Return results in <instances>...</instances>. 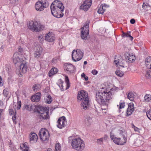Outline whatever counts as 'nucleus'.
<instances>
[{"instance_id": "69168bd1", "label": "nucleus", "mask_w": 151, "mask_h": 151, "mask_svg": "<svg viewBox=\"0 0 151 151\" xmlns=\"http://www.w3.org/2000/svg\"><path fill=\"white\" fill-rule=\"evenodd\" d=\"M47 151H52V150L51 148H49L47 149Z\"/></svg>"}, {"instance_id": "3c124183", "label": "nucleus", "mask_w": 151, "mask_h": 151, "mask_svg": "<svg viewBox=\"0 0 151 151\" xmlns=\"http://www.w3.org/2000/svg\"><path fill=\"white\" fill-rule=\"evenodd\" d=\"M21 106V101H19L17 102V110L19 109Z\"/></svg>"}, {"instance_id": "0eeeda50", "label": "nucleus", "mask_w": 151, "mask_h": 151, "mask_svg": "<svg viewBox=\"0 0 151 151\" xmlns=\"http://www.w3.org/2000/svg\"><path fill=\"white\" fill-rule=\"evenodd\" d=\"M48 5V3L46 0H42L36 2L35 8L37 11L41 12L43 11Z\"/></svg>"}, {"instance_id": "6e6552de", "label": "nucleus", "mask_w": 151, "mask_h": 151, "mask_svg": "<svg viewBox=\"0 0 151 151\" xmlns=\"http://www.w3.org/2000/svg\"><path fill=\"white\" fill-rule=\"evenodd\" d=\"M89 21H87L85 23L84 26L83 27L81 31V37L83 40H87L89 37L88 25Z\"/></svg>"}, {"instance_id": "6ab92c4d", "label": "nucleus", "mask_w": 151, "mask_h": 151, "mask_svg": "<svg viewBox=\"0 0 151 151\" xmlns=\"http://www.w3.org/2000/svg\"><path fill=\"white\" fill-rule=\"evenodd\" d=\"M134 110V105L133 104L130 103L128 105V107L127 109V114L128 116L132 114Z\"/></svg>"}, {"instance_id": "052dcab7", "label": "nucleus", "mask_w": 151, "mask_h": 151, "mask_svg": "<svg viewBox=\"0 0 151 151\" xmlns=\"http://www.w3.org/2000/svg\"><path fill=\"white\" fill-rule=\"evenodd\" d=\"M135 22V20L134 19H132L130 21V23L132 24H134Z\"/></svg>"}, {"instance_id": "de8ad7c7", "label": "nucleus", "mask_w": 151, "mask_h": 151, "mask_svg": "<svg viewBox=\"0 0 151 151\" xmlns=\"http://www.w3.org/2000/svg\"><path fill=\"white\" fill-rule=\"evenodd\" d=\"M119 133L120 135L121 136V137H123L124 136H126V132L124 130H119Z\"/></svg>"}, {"instance_id": "13d9d810", "label": "nucleus", "mask_w": 151, "mask_h": 151, "mask_svg": "<svg viewBox=\"0 0 151 151\" xmlns=\"http://www.w3.org/2000/svg\"><path fill=\"white\" fill-rule=\"evenodd\" d=\"M2 79L1 76H0V87L3 86V82H2Z\"/></svg>"}, {"instance_id": "ddd939ff", "label": "nucleus", "mask_w": 151, "mask_h": 151, "mask_svg": "<svg viewBox=\"0 0 151 151\" xmlns=\"http://www.w3.org/2000/svg\"><path fill=\"white\" fill-rule=\"evenodd\" d=\"M91 4L92 1L91 0H86L81 5L80 9L85 11H87L89 8Z\"/></svg>"}, {"instance_id": "f8f14e48", "label": "nucleus", "mask_w": 151, "mask_h": 151, "mask_svg": "<svg viewBox=\"0 0 151 151\" xmlns=\"http://www.w3.org/2000/svg\"><path fill=\"white\" fill-rule=\"evenodd\" d=\"M66 123V119L64 116L60 117L57 122V127L60 129H62L65 126Z\"/></svg>"}, {"instance_id": "37998d69", "label": "nucleus", "mask_w": 151, "mask_h": 151, "mask_svg": "<svg viewBox=\"0 0 151 151\" xmlns=\"http://www.w3.org/2000/svg\"><path fill=\"white\" fill-rule=\"evenodd\" d=\"M55 151H60V145L59 143L56 144Z\"/></svg>"}, {"instance_id": "bf43d9fd", "label": "nucleus", "mask_w": 151, "mask_h": 151, "mask_svg": "<svg viewBox=\"0 0 151 151\" xmlns=\"http://www.w3.org/2000/svg\"><path fill=\"white\" fill-rule=\"evenodd\" d=\"M108 137V136L106 134L104 136V137H101L104 140H106Z\"/></svg>"}, {"instance_id": "5fc2aeb1", "label": "nucleus", "mask_w": 151, "mask_h": 151, "mask_svg": "<svg viewBox=\"0 0 151 151\" xmlns=\"http://www.w3.org/2000/svg\"><path fill=\"white\" fill-rule=\"evenodd\" d=\"M110 137L111 139L115 137V135L112 132H111L110 133Z\"/></svg>"}, {"instance_id": "393cba45", "label": "nucleus", "mask_w": 151, "mask_h": 151, "mask_svg": "<svg viewBox=\"0 0 151 151\" xmlns=\"http://www.w3.org/2000/svg\"><path fill=\"white\" fill-rule=\"evenodd\" d=\"M119 139H120V137L117 138L115 137L114 138H113L112 140L116 144L119 145H122L123 143V142L121 141L119 142Z\"/></svg>"}, {"instance_id": "72a5a7b5", "label": "nucleus", "mask_w": 151, "mask_h": 151, "mask_svg": "<svg viewBox=\"0 0 151 151\" xmlns=\"http://www.w3.org/2000/svg\"><path fill=\"white\" fill-rule=\"evenodd\" d=\"M104 12L105 9L103 8L101 5H100L99 7H98L97 12L98 13L103 14Z\"/></svg>"}, {"instance_id": "1a4fd4ad", "label": "nucleus", "mask_w": 151, "mask_h": 151, "mask_svg": "<svg viewBox=\"0 0 151 151\" xmlns=\"http://www.w3.org/2000/svg\"><path fill=\"white\" fill-rule=\"evenodd\" d=\"M72 55L73 60L76 62L80 60L82 58L83 53L80 49H78L76 51L75 50H73Z\"/></svg>"}, {"instance_id": "39448f33", "label": "nucleus", "mask_w": 151, "mask_h": 151, "mask_svg": "<svg viewBox=\"0 0 151 151\" xmlns=\"http://www.w3.org/2000/svg\"><path fill=\"white\" fill-rule=\"evenodd\" d=\"M71 145L73 148L78 151H82L85 147L83 141L79 138H75L71 141Z\"/></svg>"}, {"instance_id": "8fccbe9b", "label": "nucleus", "mask_w": 151, "mask_h": 151, "mask_svg": "<svg viewBox=\"0 0 151 151\" xmlns=\"http://www.w3.org/2000/svg\"><path fill=\"white\" fill-rule=\"evenodd\" d=\"M38 39L40 42L42 43L44 39L43 37V36L42 35H40L38 37Z\"/></svg>"}, {"instance_id": "473e14b6", "label": "nucleus", "mask_w": 151, "mask_h": 151, "mask_svg": "<svg viewBox=\"0 0 151 151\" xmlns=\"http://www.w3.org/2000/svg\"><path fill=\"white\" fill-rule=\"evenodd\" d=\"M3 94L4 96L6 97V98L8 97L9 99V90L7 88H5L3 91Z\"/></svg>"}, {"instance_id": "2eb2a0df", "label": "nucleus", "mask_w": 151, "mask_h": 151, "mask_svg": "<svg viewBox=\"0 0 151 151\" xmlns=\"http://www.w3.org/2000/svg\"><path fill=\"white\" fill-rule=\"evenodd\" d=\"M45 38V40L48 42H53L55 39V35L52 33L49 32L46 35Z\"/></svg>"}, {"instance_id": "338daca9", "label": "nucleus", "mask_w": 151, "mask_h": 151, "mask_svg": "<svg viewBox=\"0 0 151 151\" xmlns=\"http://www.w3.org/2000/svg\"><path fill=\"white\" fill-rule=\"evenodd\" d=\"M87 63V62L86 61H85L84 62V65H86Z\"/></svg>"}, {"instance_id": "603ef678", "label": "nucleus", "mask_w": 151, "mask_h": 151, "mask_svg": "<svg viewBox=\"0 0 151 151\" xmlns=\"http://www.w3.org/2000/svg\"><path fill=\"white\" fill-rule=\"evenodd\" d=\"M81 76L82 78H84L85 81H87L88 79V76H85V75L84 73H83L81 74Z\"/></svg>"}, {"instance_id": "774afa93", "label": "nucleus", "mask_w": 151, "mask_h": 151, "mask_svg": "<svg viewBox=\"0 0 151 151\" xmlns=\"http://www.w3.org/2000/svg\"><path fill=\"white\" fill-rule=\"evenodd\" d=\"M3 48H4L3 46H2L0 48V49L1 50H2L3 49Z\"/></svg>"}, {"instance_id": "f03ea898", "label": "nucleus", "mask_w": 151, "mask_h": 151, "mask_svg": "<svg viewBox=\"0 0 151 151\" xmlns=\"http://www.w3.org/2000/svg\"><path fill=\"white\" fill-rule=\"evenodd\" d=\"M64 7L62 3L58 1H55L50 6L52 14L57 18L62 17Z\"/></svg>"}, {"instance_id": "cd10ccee", "label": "nucleus", "mask_w": 151, "mask_h": 151, "mask_svg": "<svg viewBox=\"0 0 151 151\" xmlns=\"http://www.w3.org/2000/svg\"><path fill=\"white\" fill-rule=\"evenodd\" d=\"M24 108L26 110L30 111L33 109V106L31 104H27L24 105Z\"/></svg>"}, {"instance_id": "e433bc0d", "label": "nucleus", "mask_w": 151, "mask_h": 151, "mask_svg": "<svg viewBox=\"0 0 151 151\" xmlns=\"http://www.w3.org/2000/svg\"><path fill=\"white\" fill-rule=\"evenodd\" d=\"M46 97L47 98L46 99L47 101V103L49 104L50 103L52 100L51 96L49 94H47Z\"/></svg>"}, {"instance_id": "a19ab883", "label": "nucleus", "mask_w": 151, "mask_h": 151, "mask_svg": "<svg viewBox=\"0 0 151 151\" xmlns=\"http://www.w3.org/2000/svg\"><path fill=\"white\" fill-rule=\"evenodd\" d=\"M145 76L147 79H150L151 78V71L149 70L147 71Z\"/></svg>"}, {"instance_id": "e2e57ef3", "label": "nucleus", "mask_w": 151, "mask_h": 151, "mask_svg": "<svg viewBox=\"0 0 151 151\" xmlns=\"http://www.w3.org/2000/svg\"><path fill=\"white\" fill-rule=\"evenodd\" d=\"M12 120L14 122H15V121L16 119V116L15 115L13 116L12 118Z\"/></svg>"}, {"instance_id": "4d7b16f0", "label": "nucleus", "mask_w": 151, "mask_h": 151, "mask_svg": "<svg viewBox=\"0 0 151 151\" xmlns=\"http://www.w3.org/2000/svg\"><path fill=\"white\" fill-rule=\"evenodd\" d=\"M101 5L102 6L103 8L106 7V8H107L109 7V5H107L105 4H102Z\"/></svg>"}, {"instance_id": "f257e3e1", "label": "nucleus", "mask_w": 151, "mask_h": 151, "mask_svg": "<svg viewBox=\"0 0 151 151\" xmlns=\"http://www.w3.org/2000/svg\"><path fill=\"white\" fill-rule=\"evenodd\" d=\"M112 91V89H111L110 91H108L106 88H102L96 93V100L99 104L106 105L113 97L114 92Z\"/></svg>"}, {"instance_id": "a18cd8bd", "label": "nucleus", "mask_w": 151, "mask_h": 151, "mask_svg": "<svg viewBox=\"0 0 151 151\" xmlns=\"http://www.w3.org/2000/svg\"><path fill=\"white\" fill-rule=\"evenodd\" d=\"M125 103L124 102H120L119 104V105H117V107H118L119 109H122V108H124L125 106Z\"/></svg>"}, {"instance_id": "2f4dec72", "label": "nucleus", "mask_w": 151, "mask_h": 151, "mask_svg": "<svg viewBox=\"0 0 151 151\" xmlns=\"http://www.w3.org/2000/svg\"><path fill=\"white\" fill-rule=\"evenodd\" d=\"M92 121V118L89 116H87L86 117V119L85 120V122L87 125L91 124Z\"/></svg>"}, {"instance_id": "a878e982", "label": "nucleus", "mask_w": 151, "mask_h": 151, "mask_svg": "<svg viewBox=\"0 0 151 151\" xmlns=\"http://www.w3.org/2000/svg\"><path fill=\"white\" fill-rule=\"evenodd\" d=\"M114 63L116 65H117V67H119V66H121L123 68L125 66L124 63L122 62L120 60H115L114 61Z\"/></svg>"}, {"instance_id": "09e8293b", "label": "nucleus", "mask_w": 151, "mask_h": 151, "mask_svg": "<svg viewBox=\"0 0 151 151\" xmlns=\"http://www.w3.org/2000/svg\"><path fill=\"white\" fill-rule=\"evenodd\" d=\"M132 128H134V130L135 132H137L139 133V130L140 129L135 127L133 124H132Z\"/></svg>"}, {"instance_id": "c03bdc74", "label": "nucleus", "mask_w": 151, "mask_h": 151, "mask_svg": "<svg viewBox=\"0 0 151 151\" xmlns=\"http://www.w3.org/2000/svg\"><path fill=\"white\" fill-rule=\"evenodd\" d=\"M139 138H140L138 137L137 138L136 140L134 141V143L137 144V145L138 146H139L141 144L142 141L140 140Z\"/></svg>"}, {"instance_id": "20e7f679", "label": "nucleus", "mask_w": 151, "mask_h": 151, "mask_svg": "<svg viewBox=\"0 0 151 151\" xmlns=\"http://www.w3.org/2000/svg\"><path fill=\"white\" fill-rule=\"evenodd\" d=\"M37 112L39 114L37 118L41 120H45L50 118L49 112L47 108H44L41 106H38L37 107Z\"/></svg>"}, {"instance_id": "4468645a", "label": "nucleus", "mask_w": 151, "mask_h": 151, "mask_svg": "<svg viewBox=\"0 0 151 151\" xmlns=\"http://www.w3.org/2000/svg\"><path fill=\"white\" fill-rule=\"evenodd\" d=\"M26 58L24 57L20 58L18 56L15 55L14 54L13 56V61L15 64L17 63L20 64L23 60H25Z\"/></svg>"}, {"instance_id": "7c9ffc66", "label": "nucleus", "mask_w": 151, "mask_h": 151, "mask_svg": "<svg viewBox=\"0 0 151 151\" xmlns=\"http://www.w3.org/2000/svg\"><path fill=\"white\" fill-rule=\"evenodd\" d=\"M128 98L131 101H133L134 100V94L132 92H129L128 94L127 93Z\"/></svg>"}, {"instance_id": "b1692460", "label": "nucleus", "mask_w": 151, "mask_h": 151, "mask_svg": "<svg viewBox=\"0 0 151 151\" xmlns=\"http://www.w3.org/2000/svg\"><path fill=\"white\" fill-rule=\"evenodd\" d=\"M145 64L148 68L151 66V57H149L147 58L145 61Z\"/></svg>"}, {"instance_id": "aec40b11", "label": "nucleus", "mask_w": 151, "mask_h": 151, "mask_svg": "<svg viewBox=\"0 0 151 151\" xmlns=\"http://www.w3.org/2000/svg\"><path fill=\"white\" fill-rule=\"evenodd\" d=\"M20 147L23 151H30L28 144L26 142L21 144Z\"/></svg>"}, {"instance_id": "c85d7f7f", "label": "nucleus", "mask_w": 151, "mask_h": 151, "mask_svg": "<svg viewBox=\"0 0 151 151\" xmlns=\"http://www.w3.org/2000/svg\"><path fill=\"white\" fill-rule=\"evenodd\" d=\"M130 32H128L127 33H125L124 32H123L122 35V37H129L130 38V39L132 40L133 39V38L129 34L130 33Z\"/></svg>"}, {"instance_id": "7ed1b4c3", "label": "nucleus", "mask_w": 151, "mask_h": 151, "mask_svg": "<svg viewBox=\"0 0 151 151\" xmlns=\"http://www.w3.org/2000/svg\"><path fill=\"white\" fill-rule=\"evenodd\" d=\"M77 98L78 101H82L81 104V109L85 110L87 109L89 104L87 93L84 90H81L79 91Z\"/></svg>"}, {"instance_id": "5701e85b", "label": "nucleus", "mask_w": 151, "mask_h": 151, "mask_svg": "<svg viewBox=\"0 0 151 151\" xmlns=\"http://www.w3.org/2000/svg\"><path fill=\"white\" fill-rule=\"evenodd\" d=\"M58 71V69L55 68H52L49 72V76L51 77L52 75L56 73Z\"/></svg>"}, {"instance_id": "dca6fc26", "label": "nucleus", "mask_w": 151, "mask_h": 151, "mask_svg": "<svg viewBox=\"0 0 151 151\" xmlns=\"http://www.w3.org/2000/svg\"><path fill=\"white\" fill-rule=\"evenodd\" d=\"M42 50V49L40 46H37L34 54V57L37 58L40 57L41 56Z\"/></svg>"}, {"instance_id": "6e6d98bb", "label": "nucleus", "mask_w": 151, "mask_h": 151, "mask_svg": "<svg viewBox=\"0 0 151 151\" xmlns=\"http://www.w3.org/2000/svg\"><path fill=\"white\" fill-rule=\"evenodd\" d=\"M9 113L10 115H12L14 113V111L12 109H9Z\"/></svg>"}, {"instance_id": "4be33fe9", "label": "nucleus", "mask_w": 151, "mask_h": 151, "mask_svg": "<svg viewBox=\"0 0 151 151\" xmlns=\"http://www.w3.org/2000/svg\"><path fill=\"white\" fill-rule=\"evenodd\" d=\"M135 59V56L132 54H129L126 58L127 62L128 63L133 62Z\"/></svg>"}, {"instance_id": "864d4df0", "label": "nucleus", "mask_w": 151, "mask_h": 151, "mask_svg": "<svg viewBox=\"0 0 151 151\" xmlns=\"http://www.w3.org/2000/svg\"><path fill=\"white\" fill-rule=\"evenodd\" d=\"M91 73L94 75H96L98 73V71L95 70H92Z\"/></svg>"}, {"instance_id": "9d476101", "label": "nucleus", "mask_w": 151, "mask_h": 151, "mask_svg": "<svg viewBox=\"0 0 151 151\" xmlns=\"http://www.w3.org/2000/svg\"><path fill=\"white\" fill-rule=\"evenodd\" d=\"M39 136L42 141H46L48 140L49 138V132L46 129L42 128L40 131Z\"/></svg>"}, {"instance_id": "79ce46f5", "label": "nucleus", "mask_w": 151, "mask_h": 151, "mask_svg": "<svg viewBox=\"0 0 151 151\" xmlns=\"http://www.w3.org/2000/svg\"><path fill=\"white\" fill-rule=\"evenodd\" d=\"M96 142L97 144L99 145H102L103 144V140L101 138L97 139Z\"/></svg>"}, {"instance_id": "f3484780", "label": "nucleus", "mask_w": 151, "mask_h": 151, "mask_svg": "<svg viewBox=\"0 0 151 151\" xmlns=\"http://www.w3.org/2000/svg\"><path fill=\"white\" fill-rule=\"evenodd\" d=\"M20 71L23 73H25L27 72V68L26 60H23V61L20 64Z\"/></svg>"}, {"instance_id": "0e129e2a", "label": "nucleus", "mask_w": 151, "mask_h": 151, "mask_svg": "<svg viewBox=\"0 0 151 151\" xmlns=\"http://www.w3.org/2000/svg\"><path fill=\"white\" fill-rule=\"evenodd\" d=\"M22 49L21 48H19V51L20 52H21L22 51Z\"/></svg>"}, {"instance_id": "f704fd0d", "label": "nucleus", "mask_w": 151, "mask_h": 151, "mask_svg": "<svg viewBox=\"0 0 151 151\" xmlns=\"http://www.w3.org/2000/svg\"><path fill=\"white\" fill-rule=\"evenodd\" d=\"M65 81L67 84V87L66 89H68L70 87V83L69 82L68 77L67 76H65Z\"/></svg>"}, {"instance_id": "423d86ee", "label": "nucleus", "mask_w": 151, "mask_h": 151, "mask_svg": "<svg viewBox=\"0 0 151 151\" xmlns=\"http://www.w3.org/2000/svg\"><path fill=\"white\" fill-rule=\"evenodd\" d=\"M28 27L32 31L39 32L44 28V26L37 22L32 21H29L27 23Z\"/></svg>"}, {"instance_id": "58836bf2", "label": "nucleus", "mask_w": 151, "mask_h": 151, "mask_svg": "<svg viewBox=\"0 0 151 151\" xmlns=\"http://www.w3.org/2000/svg\"><path fill=\"white\" fill-rule=\"evenodd\" d=\"M115 73L117 76L119 77H122L124 75L123 72L120 70H116Z\"/></svg>"}, {"instance_id": "c9c22d12", "label": "nucleus", "mask_w": 151, "mask_h": 151, "mask_svg": "<svg viewBox=\"0 0 151 151\" xmlns=\"http://www.w3.org/2000/svg\"><path fill=\"white\" fill-rule=\"evenodd\" d=\"M144 99L146 101H151V95L150 94H147L145 95Z\"/></svg>"}, {"instance_id": "a211bd4d", "label": "nucleus", "mask_w": 151, "mask_h": 151, "mask_svg": "<svg viewBox=\"0 0 151 151\" xmlns=\"http://www.w3.org/2000/svg\"><path fill=\"white\" fill-rule=\"evenodd\" d=\"M41 93L40 92H38L32 96L31 98V100L33 102H37L40 100Z\"/></svg>"}, {"instance_id": "412c9836", "label": "nucleus", "mask_w": 151, "mask_h": 151, "mask_svg": "<svg viewBox=\"0 0 151 151\" xmlns=\"http://www.w3.org/2000/svg\"><path fill=\"white\" fill-rule=\"evenodd\" d=\"M37 136L36 134L34 133H32L30 136V140L32 143L37 141Z\"/></svg>"}, {"instance_id": "4c0bfd02", "label": "nucleus", "mask_w": 151, "mask_h": 151, "mask_svg": "<svg viewBox=\"0 0 151 151\" xmlns=\"http://www.w3.org/2000/svg\"><path fill=\"white\" fill-rule=\"evenodd\" d=\"M40 87V86L39 84H34L33 87V90L34 91H37Z\"/></svg>"}, {"instance_id": "ea45409f", "label": "nucleus", "mask_w": 151, "mask_h": 151, "mask_svg": "<svg viewBox=\"0 0 151 151\" xmlns=\"http://www.w3.org/2000/svg\"><path fill=\"white\" fill-rule=\"evenodd\" d=\"M127 137H126V136H124L122 137H121V138H120V139H119V142H123V143L122 144V145H123L125 144L127 142Z\"/></svg>"}, {"instance_id": "680f3d73", "label": "nucleus", "mask_w": 151, "mask_h": 151, "mask_svg": "<svg viewBox=\"0 0 151 151\" xmlns=\"http://www.w3.org/2000/svg\"><path fill=\"white\" fill-rule=\"evenodd\" d=\"M18 0H12V2L14 4H16L18 3Z\"/></svg>"}, {"instance_id": "9b49d317", "label": "nucleus", "mask_w": 151, "mask_h": 151, "mask_svg": "<svg viewBox=\"0 0 151 151\" xmlns=\"http://www.w3.org/2000/svg\"><path fill=\"white\" fill-rule=\"evenodd\" d=\"M64 70L68 74H71L75 71V67L72 64L66 63L64 64Z\"/></svg>"}, {"instance_id": "c756f323", "label": "nucleus", "mask_w": 151, "mask_h": 151, "mask_svg": "<svg viewBox=\"0 0 151 151\" xmlns=\"http://www.w3.org/2000/svg\"><path fill=\"white\" fill-rule=\"evenodd\" d=\"M63 81L61 79H59L58 80V82L57 83V84L60 87L61 91H63L64 90L63 85Z\"/></svg>"}, {"instance_id": "bb28decb", "label": "nucleus", "mask_w": 151, "mask_h": 151, "mask_svg": "<svg viewBox=\"0 0 151 151\" xmlns=\"http://www.w3.org/2000/svg\"><path fill=\"white\" fill-rule=\"evenodd\" d=\"M142 7L144 10L146 11L150 10L151 9V7L148 5V4L145 3H143Z\"/></svg>"}, {"instance_id": "49530a36", "label": "nucleus", "mask_w": 151, "mask_h": 151, "mask_svg": "<svg viewBox=\"0 0 151 151\" xmlns=\"http://www.w3.org/2000/svg\"><path fill=\"white\" fill-rule=\"evenodd\" d=\"M147 116L148 118L151 120V109H150L146 113Z\"/></svg>"}]
</instances>
